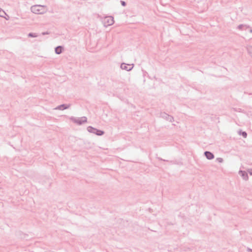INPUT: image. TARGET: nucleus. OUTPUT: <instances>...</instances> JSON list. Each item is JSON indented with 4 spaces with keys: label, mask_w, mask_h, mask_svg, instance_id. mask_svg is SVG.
<instances>
[{
    "label": "nucleus",
    "mask_w": 252,
    "mask_h": 252,
    "mask_svg": "<svg viewBox=\"0 0 252 252\" xmlns=\"http://www.w3.org/2000/svg\"><path fill=\"white\" fill-rule=\"evenodd\" d=\"M31 11L36 14H43L45 13L48 9L45 5H34L31 7Z\"/></svg>",
    "instance_id": "nucleus-1"
},
{
    "label": "nucleus",
    "mask_w": 252,
    "mask_h": 252,
    "mask_svg": "<svg viewBox=\"0 0 252 252\" xmlns=\"http://www.w3.org/2000/svg\"><path fill=\"white\" fill-rule=\"evenodd\" d=\"M70 120L73 122L74 123L81 125L83 123H86L87 122V118L86 117H82L81 118H75L74 117H71L70 118Z\"/></svg>",
    "instance_id": "nucleus-2"
},
{
    "label": "nucleus",
    "mask_w": 252,
    "mask_h": 252,
    "mask_svg": "<svg viewBox=\"0 0 252 252\" xmlns=\"http://www.w3.org/2000/svg\"><path fill=\"white\" fill-rule=\"evenodd\" d=\"M87 130L90 133L95 134L96 135L98 136L102 135L104 133L103 131L97 129L91 126H89L87 127Z\"/></svg>",
    "instance_id": "nucleus-3"
},
{
    "label": "nucleus",
    "mask_w": 252,
    "mask_h": 252,
    "mask_svg": "<svg viewBox=\"0 0 252 252\" xmlns=\"http://www.w3.org/2000/svg\"><path fill=\"white\" fill-rule=\"evenodd\" d=\"M114 18L112 16L105 17L103 20V23L105 27L111 26L114 24Z\"/></svg>",
    "instance_id": "nucleus-4"
},
{
    "label": "nucleus",
    "mask_w": 252,
    "mask_h": 252,
    "mask_svg": "<svg viewBox=\"0 0 252 252\" xmlns=\"http://www.w3.org/2000/svg\"><path fill=\"white\" fill-rule=\"evenodd\" d=\"M160 117L170 122H172L173 121H174V118L165 112H161L160 113Z\"/></svg>",
    "instance_id": "nucleus-5"
},
{
    "label": "nucleus",
    "mask_w": 252,
    "mask_h": 252,
    "mask_svg": "<svg viewBox=\"0 0 252 252\" xmlns=\"http://www.w3.org/2000/svg\"><path fill=\"white\" fill-rule=\"evenodd\" d=\"M130 65H131L130 64H127L125 63H122L121 64V68L123 70H125L126 71H130L133 68V66L131 67Z\"/></svg>",
    "instance_id": "nucleus-6"
},
{
    "label": "nucleus",
    "mask_w": 252,
    "mask_h": 252,
    "mask_svg": "<svg viewBox=\"0 0 252 252\" xmlns=\"http://www.w3.org/2000/svg\"><path fill=\"white\" fill-rule=\"evenodd\" d=\"M71 104H62L58 106L57 107L55 108V110H63L64 109H66L69 108Z\"/></svg>",
    "instance_id": "nucleus-7"
},
{
    "label": "nucleus",
    "mask_w": 252,
    "mask_h": 252,
    "mask_svg": "<svg viewBox=\"0 0 252 252\" xmlns=\"http://www.w3.org/2000/svg\"><path fill=\"white\" fill-rule=\"evenodd\" d=\"M239 174L242 177L244 180L247 181L249 179V176L247 173L244 171L240 170L239 172Z\"/></svg>",
    "instance_id": "nucleus-8"
},
{
    "label": "nucleus",
    "mask_w": 252,
    "mask_h": 252,
    "mask_svg": "<svg viewBox=\"0 0 252 252\" xmlns=\"http://www.w3.org/2000/svg\"><path fill=\"white\" fill-rule=\"evenodd\" d=\"M204 155L208 159H212L214 158V156L213 153L209 151H206L204 152Z\"/></svg>",
    "instance_id": "nucleus-9"
},
{
    "label": "nucleus",
    "mask_w": 252,
    "mask_h": 252,
    "mask_svg": "<svg viewBox=\"0 0 252 252\" xmlns=\"http://www.w3.org/2000/svg\"><path fill=\"white\" fill-rule=\"evenodd\" d=\"M249 28H250V27L249 25L244 24L239 25L237 27V29L239 30H246Z\"/></svg>",
    "instance_id": "nucleus-10"
},
{
    "label": "nucleus",
    "mask_w": 252,
    "mask_h": 252,
    "mask_svg": "<svg viewBox=\"0 0 252 252\" xmlns=\"http://www.w3.org/2000/svg\"><path fill=\"white\" fill-rule=\"evenodd\" d=\"M63 50V47L61 46H59L55 48V51L57 54L59 55L62 53Z\"/></svg>",
    "instance_id": "nucleus-11"
},
{
    "label": "nucleus",
    "mask_w": 252,
    "mask_h": 252,
    "mask_svg": "<svg viewBox=\"0 0 252 252\" xmlns=\"http://www.w3.org/2000/svg\"><path fill=\"white\" fill-rule=\"evenodd\" d=\"M246 49L248 54L252 58V46L248 45L246 47Z\"/></svg>",
    "instance_id": "nucleus-12"
},
{
    "label": "nucleus",
    "mask_w": 252,
    "mask_h": 252,
    "mask_svg": "<svg viewBox=\"0 0 252 252\" xmlns=\"http://www.w3.org/2000/svg\"><path fill=\"white\" fill-rule=\"evenodd\" d=\"M239 133V134H240V135H242V136H243L244 138H246V137H247V132H245V131H242H242H240Z\"/></svg>",
    "instance_id": "nucleus-13"
},
{
    "label": "nucleus",
    "mask_w": 252,
    "mask_h": 252,
    "mask_svg": "<svg viewBox=\"0 0 252 252\" xmlns=\"http://www.w3.org/2000/svg\"><path fill=\"white\" fill-rule=\"evenodd\" d=\"M5 15H6L5 12L0 8V17H4Z\"/></svg>",
    "instance_id": "nucleus-14"
},
{
    "label": "nucleus",
    "mask_w": 252,
    "mask_h": 252,
    "mask_svg": "<svg viewBox=\"0 0 252 252\" xmlns=\"http://www.w3.org/2000/svg\"><path fill=\"white\" fill-rule=\"evenodd\" d=\"M28 36L29 37H37V35L36 33H32V32H31V33H29V34H28Z\"/></svg>",
    "instance_id": "nucleus-15"
},
{
    "label": "nucleus",
    "mask_w": 252,
    "mask_h": 252,
    "mask_svg": "<svg viewBox=\"0 0 252 252\" xmlns=\"http://www.w3.org/2000/svg\"><path fill=\"white\" fill-rule=\"evenodd\" d=\"M216 160L220 163H222L223 161V159L221 158H217Z\"/></svg>",
    "instance_id": "nucleus-16"
},
{
    "label": "nucleus",
    "mask_w": 252,
    "mask_h": 252,
    "mask_svg": "<svg viewBox=\"0 0 252 252\" xmlns=\"http://www.w3.org/2000/svg\"><path fill=\"white\" fill-rule=\"evenodd\" d=\"M121 3L122 6H125L126 5V2L124 1L121 0Z\"/></svg>",
    "instance_id": "nucleus-17"
},
{
    "label": "nucleus",
    "mask_w": 252,
    "mask_h": 252,
    "mask_svg": "<svg viewBox=\"0 0 252 252\" xmlns=\"http://www.w3.org/2000/svg\"><path fill=\"white\" fill-rule=\"evenodd\" d=\"M247 251L248 252H252V249L250 248H247Z\"/></svg>",
    "instance_id": "nucleus-18"
},
{
    "label": "nucleus",
    "mask_w": 252,
    "mask_h": 252,
    "mask_svg": "<svg viewBox=\"0 0 252 252\" xmlns=\"http://www.w3.org/2000/svg\"><path fill=\"white\" fill-rule=\"evenodd\" d=\"M158 159L160 160L166 161L165 159H163L162 158H158Z\"/></svg>",
    "instance_id": "nucleus-19"
},
{
    "label": "nucleus",
    "mask_w": 252,
    "mask_h": 252,
    "mask_svg": "<svg viewBox=\"0 0 252 252\" xmlns=\"http://www.w3.org/2000/svg\"><path fill=\"white\" fill-rule=\"evenodd\" d=\"M250 32L251 33H252V29H250Z\"/></svg>",
    "instance_id": "nucleus-20"
},
{
    "label": "nucleus",
    "mask_w": 252,
    "mask_h": 252,
    "mask_svg": "<svg viewBox=\"0 0 252 252\" xmlns=\"http://www.w3.org/2000/svg\"><path fill=\"white\" fill-rule=\"evenodd\" d=\"M249 173H250V175H252V171L250 172Z\"/></svg>",
    "instance_id": "nucleus-21"
},
{
    "label": "nucleus",
    "mask_w": 252,
    "mask_h": 252,
    "mask_svg": "<svg viewBox=\"0 0 252 252\" xmlns=\"http://www.w3.org/2000/svg\"><path fill=\"white\" fill-rule=\"evenodd\" d=\"M166 161H169V162H170V163H172V161H168V160H166Z\"/></svg>",
    "instance_id": "nucleus-22"
},
{
    "label": "nucleus",
    "mask_w": 252,
    "mask_h": 252,
    "mask_svg": "<svg viewBox=\"0 0 252 252\" xmlns=\"http://www.w3.org/2000/svg\"><path fill=\"white\" fill-rule=\"evenodd\" d=\"M42 34L44 35V34H46V32H43Z\"/></svg>",
    "instance_id": "nucleus-23"
}]
</instances>
